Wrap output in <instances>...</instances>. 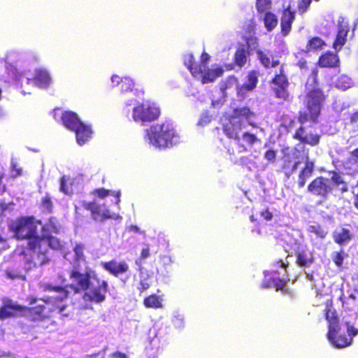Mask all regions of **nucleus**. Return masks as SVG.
I'll list each match as a JSON object with an SVG mask.
<instances>
[{"label": "nucleus", "instance_id": "nucleus-20", "mask_svg": "<svg viewBox=\"0 0 358 358\" xmlns=\"http://www.w3.org/2000/svg\"><path fill=\"white\" fill-rule=\"evenodd\" d=\"M32 83L41 88H47L51 83V77L50 73L45 69L39 68L35 70L34 77L31 78L29 73Z\"/></svg>", "mask_w": 358, "mask_h": 358}, {"label": "nucleus", "instance_id": "nucleus-36", "mask_svg": "<svg viewBox=\"0 0 358 358\" xmlns=\"http://www.w3.org/2000/svg\"><path fill=\"white\" fill-rule=\"evenodd\" d=\"M324 45H326L325 43L320 38L314 37L308 41L306 50L308 52L315 51L322 49Z\"/></svg>", "mask_w": 358, "mask_h": 358}, {"label": "nucleus", "instance_id": "nucleus-47", "mask_svg": "<svg viewBox=\"0 0 358 358\" xmlns=\"http://www.w3.org/2000/svg\"><path fill=\"white\" fill-rule=\"evenodd\" d=\"M211 121V115L208 111L201 113L199 120L197 123L198 126L205 127Z\"/></svg>", "mask_w": 358, "mask_h": 358}, {"label": "nucleus", "instance_id": "nucleus-9", "mask_svg": "<svg viewBox=\"0 0 358 358\" xmlns=\"http://www.w3.org/2000/svg\"><path fill=\"white\" fill-rule=\"evenodd\" d=\"M0 80L4 83L15 82L22 87L29 85L31 78L29 72L16 69L13 64L6 63L2 71H0Z\"/></svg>", "mask_w": 358, "mask_h": 358}, {"label": "nucleus", "instance_id": "nucleus-31", "mask_svg": "<svg viewBox=\"0 0 358 358\" xmlns=\"http://www.w3.org/2000/svg\"><path fill=\"white\" fill-rule=\"evenodd\" d=\"M45 307L43 305H38L31 308L23 307L22 313L24 314L29 313L31 320L36 321L42 319L45 316Z\"/></svg>", "mask_w": 358, "mask_h": 358}, {"label": "nucleus", "instance_id": "nucleus-21", "mask_svg": "<svg viewBox=\"0 0 358 358\" xmlns=\"http://www.w3.org/2000/svg\"><path fill=\"white\" fill-rule=\"evenodd\" d=\"M23 306L16 304L11 300H8L0 309V319L5 320L14 317L17 313H22Z\"/></svg>", "mask_w": 358, "mask_h": 358}, {"label": "nucleus", "instance_id": "nucleus-11", "mask_svg": "<svg viewBox=\"0 0 358 358\" xmlns=\"http://www.w3.org/2000/svg\"><path fill=\"white\" fill-rule=\"evenodd\" d=\"M224 72L222 67L213 66L208 68L204 64H199V68L192 71V76L201 79L202 83L213 82L217 78L221 76Z\"/></svg>", "mask_w": 358, "mask_h": 358}, {"label": "nucleus", "instance_id": "nucleus-48", "mask_svg": "<svg viewBox=\"0 0 358 358\" xmlns=\"http://www.w3.org/2000/svg\"><path fill=\"white\" fill-rule=\"evenodd\" d=\"M312 0H300L298 4L299 13L303 15L308 8Z\"/></svg>", "mask_w": 358, "mask_h": 358}, {"label": "nucleus", "instance_id": "nucleus-52", "mask_svg": "<svg viewBox=\"0 0 358 358\" xmlns=\"http://www.w3.org/2000/svg\"><path fill=\"white\" fill-rule=\"evenodd\" d=\"M334 262L338 266H341L343 261V256L341 252H336L333 257Z\"/></svg>", "mask_w": 358, "mask_h": 358}, {"label": "nucleus", "instance_id": "nucleus-45", "mask_svg": "<svg viewBox=\"0 0 358 358\" xmlns=\"http://www.w3.org/2000/svg\"><path fill=\"white\" fill-rule=\"evenodd\" d=\"M134 83L129 77H124L121 84V92H127L133 89Z\"/></svg>", "mask_w": 358, "mask_h": 358}, {"label": "nucleus", "instance_id": "nucleus-37", "mask_svg": "<svg viewBox=\"0 0 358 358\" xmlns=\"http://www.w3.org/2000/svg\"><path fill=\"white\" fill-rule=\"evenodd\" d=\"M143 303L147 308H158L162 306L160 298L155 294L145 298Z\"/></svg>", "mask_w": 358, "mask_h": 358}, {"label": "nucleus", "instance_id": "nucleus-56", "mask_svg": "<svg viewBox=\"0 0 358 358\" xmlns=\"http://www.w3.org/2000/svg\"><path fill=\"white\" fill-rule=\"evenodd\" d=\"M11 167H12V176L13 177H17L21 174V169L17 168V164L15 162H11Z\"/></svg>", "mask_w": 358, "mask_h": 358}, {"label": "nucleus", "instance_id": "nucleus-55", "mask_svg": "<svg viewBox=\"0 0 358 358\" xmlns=\"http://www.w3.org/2000/svg\"><path fill=\"white\" fill-rule=\"evenodd\" d=\"M331 183L334 182L337 187H339L340 185L344 182L342 177L337 174L334 173L331 178Z\"/></svg>", "mask_w": 358, "mask_h": 358}, {"label": "nucleus", "instance_id": "nucleus-54", "mask_svg": "<svg viewBox=\"0 0 358 358\" xmlns=\"http://www.w3.org/2000/svg\"><path fill=\"white\" fill-rule=\"evenodd\" d=\"M42 205L44 209H45L48 211H50L52 208V202L48 197H45L42 200Z\"/></svg>", "mask_w": 358, "mask_h": 358}, {"label": "nucleus", "instance_id": "nucleus-29", "mask_svg": "<svg viewBox=\"0 0 358 358\" xmlns=\"http://www.w3.org/2000/svg\"><path fill=\"white\" fill-rule=\"evenodd\" d=\"M314 170V163L308 160L306 161L305 167L301 171L299 176L298 185L299 187H303L307 179H308Z\"/></svg>", "mask_w": 358, "mask_h": 358}, {"label": "nucleus", "instance_id": "nucleus-19", "mask_svg": "<svg viewBox=\"0 0 358 358\" xmlns=\"http://www.w3.org/2000/svg\"><path fill=\"white\" fill-rule=\"evenodd\" d=\"M136 264L138 266V282L136 285L137 289L140 293L149 289L152 284V274L145 268L142 266L141 262L140 260L136 261Z\"/></svg>", "mask_w": 358, "mask_h": 358}, {"label": "nucleus", "instance_id": "nucleus-12", "mask_svg": "<svg viewBox=\"0 0 358 358\" xmlns=\"http://www.w3.org/2000/svg\"><path fill=\"white\" fill-rule=\"evenodd\" d=\"M272 83L273 85V90L276 97L283 100H288L289 94L287 88L289 83L284 73L282 66H280L279 73H276L275 76L272 80Z\"/></svg>", "mask_w": 358, "mask_h": 358}, {"label": "nucleus", "instance_id": "nucleus-3", "mask_svg": "<svg viewBox=\"0 0 358 358\" xmlns=\"http://www.w3.org/2000/svg\"><path fill=\"white\" fill-rule=\"evenodd\" d=\"M57 227L52 222L42 227V233L38 241L37 248L30 254H27L24 263V270L31 271L33 268L43 266L48 262L47 252L48 248L53 250H62L64 244L57 237L52 236V232H57Z\"/></svg>", "mask_w": 358, "mask_h": 358}, {"label": "nucleus", "instance_id": "nucleus-32", "mask_svg": "<svg viewBox=\"0 0 358 358\" xmlns=\"http://www.w3.org/2000/svg\"><path fill=\"white\" fill-rule=\"evenodd\" d=\"M339 299L343 307L348 310L352 308L356 303L358 304V295L354 293L348 292L347 294L342 293Z\"/></svg>", "mask_w": 358, "mask_h": 358}, {"label": "nucleus", "instance_id": "nucleus-42", "mask_svg": "<svg viewBox=\"0 0 358 358\" xmlns=\"http://www.w3.org/2000/svg\"><path fill=\"white\" fill-rule=\"evenodd\" d=\"M184 64L187 67L191 73L194 70H196L199 68V64L194 62V57L192 54H187L184 55Z\"/></svg>", "mask_w": 358, "mask_h": 358}, {"label": "nucleus", "instance_id": "nucleus-1", "mask_svg": "<svg viewBox=\"0 0 358 358\" xmlns=\"http://www.w3.org/2000/svg\"><path fill=\"white\" fill-rule=\"evenodd\" d=\"M69 285L65 287L53 286L42 282L40 287L44 291H50L52 294L43 299L42 301L47 305H52L50 310H57L60 314L67 316L64 313L66 306L62 303L64 299L69 294L67 288H70L74 292L85 291L83 299L86 301L95 303H101L106 300V294L108 291V283L103 280L97 278L95 272L91 269H87L84 273L73 269L69 272Z\"/></svg>", "mask_w": 358, "mask_h": 358}, {"label": "nucleus", "instance_id": "nucleus-33", "mask_svg": "<svg viewBox=\"0 0 358 358\" xmlns=\"http://www.w3.org/2000/svg\"><path fill=\"white\" fill-rule=\"evenodd\" d=\"M257 57L262 64L266 68L275 67L279 65L278 60H271V55L268 52L257 50Z\"/></svg>", "mask_w": 358, "mask_h": 358}, {"label": "nucleus", "instance_id": "nucleus-51", "mask_svg": "<svg viewBox=\"0 0 358 358\" xmlns=\"http://www.w3.org/2000/svg\"><path fill=\"white\" fill-rule=\"evenodd\" d=\"M275 157L276 153L273 150H267L264 154V158L270 162H273L275 159Z\"/></svg>", "mask_w": 358, "mask_h": 358}, {"label": "nucleus", "instance_id": "nucleus-23", "mask_svg": "<svg viewBox=\"0 0 358 358\" xmlns=\"http://www.w3.org/2000/svg\"><path fill=\"white\" fill-rule=\"evenodd\" d=\"M294 138L301 142L310 145H317L320 142V136L317 134H307L304 129L301 127L295 133Z\"/></svg>", "mask_w": 358, "mask_h": 358}, {"label": "nucleus", "instance_id": "nucleus-50", "mask_svg": "<svg viewBox=\"0 0 358 358\" xmlns=\"http://www.w3.org/2000/svg\"><path fill=\"white\" fill-rule=\"evenodd\" d=\"M60 191L64 192L65 194H70L71 191L69 190V188L66 185V177L63 176L60 180Z\"/></svg>", "mask_w": 358, "mask_h": 358}, {"label": "nucleus", "instance_id": "nucleus-62", "mask_svg": "<svg viewBox=\"0 0 358 358\" xmlns=\"http://www.w3.org/2000/svg\"><path fill=\"white\" fill-rule=\"evenodd\" d=\"M83 358H105V357L103 353L99 352L94 355H85Z\"/></svg>", "mask_w": 358, "mask_h": 358}, {"label": "nucleus", "instance_id": "nucleus-14", "mask_svg": "<svg viewBox=\"0 0 358 358\" xmlns=\"http://www.w3.org/2000/svg\"><path fill=\"white\" fill-rule=\"evenodd\" d=\"M308 190L314 195L326 198L332 190L331 181L326 178L318 177L310 182Z\"/></svg>", "mask_w": 358, "mask_h": 358}, {"label": "nucleus", "instance_id": "nucleus-22", "mask_svg": "<svg viewBox=\"0 0 358 358\" xmlns=\"http://www.w3.org/2000/svg\"><path fill=\"white\" fill-rule=\"evenodd\" d=\"M73 131L76 133V141L79 145H83L88 142L93 133L91 127L85 123L81 124Z\"/></svg>", "mask_w": 358, "mask_h": 358}, {"label": "nucleus", "instance_id": "nucleus-25", "mask_svg": "<svg viewBox=\"0 0 358 358\" xmlns=\"http://www.w3.org/2000/svg\"><path fill=\"white\" fill-rule=\"evenodd\" d=\"M62 121L64 126L71 131L83 123L77 114L71 111L64 112L62 115Z\"/></svg>", "mask_w": 358, "mask_h": 358}, {"label": "nucleus", "instance_id": "nucleus-2", "mask_svg": "<svg viewBox=\"0 0 358 358\" xmlns=\"http://www.w3.org/2000/svg\"><path fill=\"white\" fill-rule=\"evenodd\" d=\"M257 115L248 107H239L234 110L228 121L223 125V131L229 138L235 140L240 145H253L259 139L255 134L243 131L245 125L257 128Z\"/></svg>", "mask_w": 358, "mask_h": 358}, {"label": "nucleus", "instance_id": "nucleus-10", "mask_svg": "<svg viewBox=\"0 0 358 358\" xmlns=\"http://www.w3.org/2000/svg\"><path fill=\"white\" fill-rule=\"evenodd\" d=\"M83 206L91 211L92 218L96 221H103L106 219L117 220L120 217L115 213H110L104 203H101L98 201L93 202H83Z\"/></svg>", "mask_w": 358, "mask_h": 358}, {"label": "nucleus", "instance_id": "nucleus-57", "mask_svg": "<svg viewBox=\"0 0 358 358\" xmlns=\"http://www.w3.org/2000/svg\"><path fill=\"white\" fill-rule=\"evenodd\" d=\"M261 216L266 221H269L272 219L273 215L268 210H265L261 213Z\"/></svg>", "mask_w": 358, "mask_h": 358}, {"label": "nucleus", "instance_id": "nucleus-38", "mask_svg": "<svg viewBox=\"0 0 358 358\" xmlns=\"http://www.w3.org/2000/svg\"><path fill=\"white\" fill-rule=\"evenodd\" d=\"M352 85V82L351 78L345 75L341 76L336 82V87L342 90L350 88Z\"/></svg>", "mask_w": 358, "mask_h": 358}, {"label": "nucleus", "instance_id": "nucleus-41", "mask_svg": "<svg viewBox=\"0 0 358 358\" xmlns=\"http://www.w3.org/2000/svg\"><path fill=\"white\" fill-rule=\"evenodd\" d=\"M225 90L226 88L223 85H221L218 92L219 96H221V97H219V99L216 100L210 99L212 107L219 108L223 104L224 102V97L226 96Z\"/></svg>", "mask_w": 358, "mask_h": 358}, {"label": "nucleus", "instance_id": "nucleus-26", "mask_svg": "<svg viewBox=\"0 0 358 358\" xmlns=\"http://www.w3.org/2000/svg\"><path fill=\"white\" fill-rule=\"evenodd\" d=\"M352 235L349 229L343 227H337L333 232L334 241L341 245H347L352 239Z\"/></svg>", "mask_w": 358, "mask_h": 358}, {"label": "nucleus", "instance_id": "nucleus-61", "mask_svg": "<svg viewBox=\"0 0 358 358\" xmlns=\"http://www.w3.org/2000/svg\"><path fill=\"white\" fill-rule=\"evenodd\" d=\"M150 255V250L149 248L147 247L145 248H143L141 251V257L143 259H145L148 258Z\"/></svg>", "mask_w": 358, "mask_h": 358}, {"label": "nucleus", "instance_id": "nucleus-63", "mask_svg": "<svg viewBox=\"0 0 358 358\" xmlns=\"http://www.w3.org/2000/svg\"><path fill=\"white\" fill-rule=\"evenodd\" d=\"M337 188L342 192H345L348 189V185L345 182H343L339 187H337Z\"/></svg>", "mask_w": 358, "mask_h": 358}, {"label": "nucleus", "instance_id": "nucleus-46", "mask_svg": "<svg viewBox=\"0 0 358 358\" xmlns=\"http://www.w3.org/2000/svg\"><path fill=\"white\" fill-rule=\"evenodd\" d=\"M172 322L176 328H182L184 326V316L178 311L173 313Z\"/></svg>", "mask_w": 358, "mask_h": 358}, {"label": "nucleus", "instance_id": "nucleus-53", "mask_svg": "<svg viewBox=\"0 0 358 358\" xmlns=\"http://www.w3.org/2000/svg\"><path fill=\"white\" fill-rule=\"evenodd\" d=\"M122 80H123V78H120L117 75H113L110 78L112 86L116 87L119 85H121Z\"/></svg>", "mask_w": 358, "mask_h": 358}, {"label": "nucleus", "instance_id": "nucleus-58", "mask_svg": "<svg viewBox=\"0 0 358 358\" xmlns=\"http://www.w3.org/2000/svg\"><path fill=\"white\" fill-rule=\"evenodd\" d=\"M9 204L0 200V217L3 215L4 212L8 209Z\"/></svg>", "mask_w": 358, "mask_h": 358}, {"label": "nucleus", "instance_id": "nucleus-60", "mask_svg": "<svg viewBox=\"0 0 358 358\" xmlns=\"http://www.w3.org/2000/svg\"><path fill=\"white\" fill-rule=\"evenodd\" d=\"M350 121L351 123L356 125V128L358 129V111L352 115Z\"/></svg>", "mask_w": 358, "mask_h": 358}, {"label": "nucleus", "instance_id": "nucleus-5", "mask_svg": "<svg viewBox=\"0 0 358 358\" xmlns=\"http://www.w3.org/2000/svg\"><path fill=\"white\" fill-rule=\"evenodd\" d=\"M38 225L41 226V223L33 217L21 218L10 225L15 237L19 240L26 241L27 248L22 252L24 264L27 254H30L37 248L38 241L41 236L37 233Z\"/></svg>", "mask_w": 358, "mask_h": 358}, {"label": "nucleus", "instance_id": "nucleus-15", "mask_svg": "<svg viewBox=\"0 0 358 358\" xmlns=\"http://www.w3.org/2000/svg\"><path fill=\"white\" fill-rule=\"evenodd\" d=\"M280 272L278 270L264 271V279L262 282V287H274L276 290H282L286 284V281L285 279L280 278Z\"/></svg>", "mask_w": 358, "mask_h": 358}, {"label": "nucleus", "instance_id": "nucleus-39", "mask_svg": "<svg viewBox=\"0 0 358 358\" xmlns=\"http://www.w3.org/2000/svg\"><path fill=\"white\" fill-rule=\"evenodd\" d=\"M307 231L309 233L315 234L318 238L322 239L324 238L327 235V231L319 224L309 225L307 228Z\"/></svg>", "mask_w": 358, "mask_h": 358}, {"label": "nucleus", "instance_id": "nucleus-34", "mask_svg": "<svg viewBox=\"0 0 358 358\" xmlns=\"http://www.w3.org/2000/svg\"><path fill=\"white\" fill-rule=\"evenodd\" d=\"M264 23L268 31H272L278 24V18L276 15L271 12H266L264 14Z\"/></svg>", "mask_w": 358, "mask_h": 358}, {"label": "nucleus", "instance_id": "nucleus-40", "mask_svg": "<svg viewBox=\"0 0 358 358\" xmlns=\"http://www.w3.org/2000/svg\"><path fill=\"white\" fill-rule=\"evenodd\" d=\"M247 61V52L244 48H238L235 54V62L239 66H243Z\"/></svg>", "mask_w": 358, "mask_h": 358}, {"label": "nucleus", "instance_id": "nucleus-64", "mask_svg": "<svg viewBox=\"0 0 358 358\" xmlns=\"http://www.w3.org/2000/svg\"><path fill=\"white\" fill-rule=\"evenodd\" d=\"M112 357L113 358H127V356L125 354L119 352L113 353Z\"/></svg>", "mask_w": 358, "mask_h": 358}, {"label": "nucleus", "instance_id": "nucleus-17", "mask_svg": "<svg viewBox=\"0 0 358 358\" xmlns=\"http://www.w3.org/2000/svg\"><path fill=\"white\" fill-rule=\"evenodd\" d=\"M258 83V75L255 71L248 73L245 77V82L241 85L236 86L238 96L244 98L246 94L252 91L257 86Z\"/></svg>", "mask_w": 358, "mask_h": 358}, {"label": "nucleus", "instance_id": "nucleus-18", "mask_svg": "<svg viewBox=\"0 0 358 358\" xmlns=\"http://www.w3.org/2000/svg\"><path fill=\"white\" fill-rule=\"evenodd\" d=\"M296 253V263L300 266L308 267L313 262V252L308 250L306 245L301 243H296L294 249Z\"/></svg>", "mask_w": 358, "mask_h": 358}, {"label": "nucleus", "instance_id": "nucleus-7", "mask_svg": "<svg viewBox=\"0 0 358 358\" xmlns=\"http://www.w3.org/2000/svg\"><path fill=\"white\" fill-rule=\"evenodd\" d=\"M326 320L328 322L327 338L332 346L336 348H344L352 345L355 336H346V330L342 327L339 319L335 315V312L328 310L326 313Z\"/></svg>", "mask_w": 358, "mask_h": 358}, {"label": "nucleus", "instance_id": "nucleus-27", "mask_svg": "<svg viewBox=\"0 0 358 358\" xmlns=\"http://www.w3.org/2000/svg\"><path fill=\"white\" fill-rule=\"evenodd\" d=\"M294 18L295 13L291 11L289 7L284 10L280 22L282 32L284 36L287 35L290 31Z\"/></svg>", "mask_w": 358, "mask_h": 358}, {"label": "nucleus", "instance_id": "nucleus-4", "mask_svg": "<svg viewBox=\"0 0 358 358\" xmlns=\"http://www.w3.org/2000/svg\"><path fill=\"white\" fill-rule=\"evenodd\" d=\"M144 141L148 145L164 150L177 145L180 137L172 123L165 122L152 125L145 130Z\"/></svg>", "mask_w": 358, "mask_h": 358}, {"label": "nucleus", "instance_id": "nucleus-8", "mask_svg": "<svg viewBox=\"0 0 358 358\" xmlns=\"http://www.w3.org/2000/svg\"><path fill=\"white\" fill-rule=\"evenodd\" d=\"M324 100V95L320 89L310 90L304 101L306 109L300 112L299 121L301 124L306 122H315L320 115L321 103Z\"/></svg>", "mask_w": 358, "mask_h": 358}, {"label": "nucleus", "instance_id": "nucleus-59", "mask_svg": "<svg viewBox=\"0 0 358 358\" xmlns=\"http://www.w3.org/2000/svg\"><path fill=\"white\" fill-rule=\"evenodd\" d=\"M209 59V55L206 52H203L201 56V63L199 64H204L205 66H207V63Z\"/></svg>", "mask_w": 358, "mask_h": 358}, {"label": "nucleus", "instance_id": "nucleus-49", "mask_svg": "<svg viewBox=\"0 0 358 358\" xmlns=\"http://www.w3.org/2000/svg\"><path fill=\"white\" fill-rule=\"evenodd\" d=\"M347 166H352L350 169H352V173H355L358 172V159H355L353 157L350 156L348 159V162H346Z\"/></svg>", "mask_w": 358, "mask_h": 358}, {"label": "nucleus", "instance_id": "nucleus-35", "mask_svg": "<svg viewBox=\"0 0 358 358\" xmlns=\"http://www.w3.org/2000/svg\"><path fill=\"white\" fill-rule=\"evenodd\" d=\"M75 254V262L73 266L71 271L76 268L77 271H80L79 266L81 263H85L84 255H83V246L81 245H76L73 249Z\"/></svg>", "mask_w": 358, "mask_h": 358}, {"label": "nucleus", "instance_id": "nucleus-16", "mask_svg": "<svg viewBox=\"0 0 358 358\" xmlns=\"http://www.w3.org/2000/svg\"><path fill=\"white\" fill-rule=\"evenodd\" d=\"M340 322L349 336H356L358 334V314L357 313H345Z\"/></svg>", "mask_w": 358, "mask_h": 358}, {"label": "nucleus", "instance_id": "nucleus-28", "mask_svg": "<svg viewBox=\"0 0 358 358\" xmlns=\"http://www.w3.org/2000/svg\"><path fill=\"white\" fill-rule=\"evenodd\" d=\"M339 63V59L336 53L327 52L322 55L319 59V65L322 67H335Z\"/></svg>", "mask_w": 358, "mask_h": 358}, {"label": "nucleus", "instance_id": "nucleus-24", "mask_svg": "<svg viewBox=\"0 0 358 358\" xmlns=\"http://www.w3.org/2000/svg\"><path fill=\"white\" fill-rule=\"evenodd\" d=\"M348 31V22H345L343 20L339 22L338 31L334 43V48L336 50H341L342 46L345 44Z\"/></svg>", "mask_w": 358, "mask_h": 358}, {"label": "nucleus", "instance_id": "nucleus-6", "mask_svg": "<svg viewBox=\"0 0 358 358\" xmlns=\"http://www.w3.org/2000/svg\"><path fill=\"white\" fill-rule=\"evenodd\" d=\"M124 110L129 120L142 125L155 121L159 115V108L155 103H139L135 99L126 102Z\"/></svg>", "mask_w": 358, "mask_h": 358}, {"label": "nucleus", "instance_id": "nucleus-44", "mask_svg": "<svg viewBox=\"0 0 358 358\" xmlns=\"http://www.w3.org/2000/svg\"><path fill=\"white\" fill-rule=\"evenodd\" d=\"M271 0H257L256 7L259 13L268 12L271 7Z\"/></svg>", "mask_w": 358, "mask_h": 358}, {"label": "nucleus", "instance_id": "nucleus-13", "mask_svg": "<svg viewBox=\"0 0 358 358\" xmlns=\"http://www.w3.org/2000/svg\"><path fill=\"white\" fill-rule=\"evenodd\" d=\"M101 265L105 270L117 278H120L122 282L126 283L130 278L129 275H127L124 278L121 276L129 271V266L124 261L113 260L108 262H101Z\"/></svg>", "mask_w": 358, "mask_h": 358}, {"label": "nucleus", "instance_id": "nucleus-43", "mask_svg": "<svg viewBox=\"0 0 358 358\" xmlns=\"http://www.w3.org/2000/svg\"><path fill=\"white\" fill-rule=\"evenodd\" d=\"M96 193H97V195L99 196V197H100V198H104V197L107 196L108 195H113V196H116V198H117L116 203L117 204H118V203L120 201V196L121 193L120 191L115 192L111 190L99 189L96 190Z\"/></svg>", "mask_w": 358, "mask_h": 358}, {"label": "nucleus", "instance_id": "nucleus-30", "mask_svg": "<svg viewBox=\"0 0 358 358\" xmlns=\"http://www.w3.org/2000/svg\"><path fill=\"white\" fill-rule=\"evenodd\" d=\"M300 164L299 161H296L294 157H291L289 156H285L283 159V166L282 169L285 175L287 177H289L292 174H293L297 169L299 164Z\"/></svg>", "mask_w": 358, "mask_h": 358}]
</instances>
